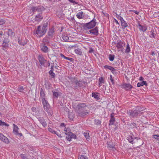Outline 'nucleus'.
Segmentation results:
<instances>
[{
	"label": "nucleus",
	"mask_w": 159,
	"mask_h": 159,
	"mask_svg": "<svg viewBox=\"0 0 159 159\" xmlns=\"http://www.w3.org/2000/svg\"><path fill=\"white\" fill-rule=\"evenodd\" d=\"M138 28L140 31H142L144 32L146 31L147 29V27L141 25L140 24H138Z\"/></svg>",
	"instance_id": "obj_15"
},
{
	"label": "nucleus",
	"mask_w": 159,
	"mask_h": 159,
	"mask_svg": "<svg viewBox=\"0 0 159 159\" xmlns=\"http://www.w3.org/2000/svg\"><path fill=\"white\" fill-rule=\"evenodd\" d=\"M134 13L137 15H138L139 13V12L137 11H134Z\"/></svg>",
	"instance_id": "obj_56"
},
{
	"label": "nucleus",
	"mask_w": 159,
	"mask_h": 159,
	"mask_svg": "<svg viewBox=\"0 0 159 159\" xmlns=\"http://www.w3.org/2000/svg\"><path fill=\"white\" fill-rule=\"evenodd\" d=\"M122 88L126 90H130L133 88V86L129 84H124L122 85Z\"/></svg>",
	"instance_id": "obj_6"
},
{
	"label": "nucleus",
	"mask_w": 159,
	"mask_h": 159,
	"mask_svg": "<svg viewBox=\"0 0 159 159\" xmlns=\"http://www.w3.org/2000/svg\"><path fill=\"white\" fill-rule=\"evenodd\" d=\"M99 87H100L101 85L100 84H104V80L102 77H100L99 79Z\"/></svg>",
	"instance_id": "obj_28"
},
{
	"label": "nucleus",
	"mask_w": 159,
	"mask_h": 159,
	"mask_svg": "<svg viewBox=\"0 0 159 159\" xmlns=\"http://www.w3.org/2000/svg\"><path fill=\"white\" fill-rule=\"evenodd\" d=\"M89 113V112L87 110H80L78 112L79 116L83 117Z\"/></svg>",
	"instance_id": "obj_9"
},
{
	"label": "nucleus",
	"mask_w": 159,
	"mask_h": 159,
	"mask_svg": "<svg viewBox=\"0 0 159 159\" xmlns=\"http://www.w3.org/2000/svg\"><path fill=\"white\" fill-rule=\"evenodd\" d=\"M94 123L96 125H98L101 124V121L99 120H95Z\"/></svg>",
	"instance_id": "obj_42"
},
{
	"label": "nucleus",
	"mask_w": 159,
	"mask_h": 159,
	"mask_svg": "<svg viewBox=\"0 0 159 159\" xmlns=\"http://www.w3.org/2000/svg\"><path fill=\"white\" fill-rule=\"evenodd\" d=\"M130 48L129 46V44L128 43H127V46L126 49L125 50V52L128 53L130 52Z\"/></svg>",
	"instance_id": "obj_32"
},
{
	"label": "nucleus",
	"mask_w": 159,
	"mask_h": 159,
	"mask_svg": "<svg viewBox=\"0 0 159 159\" xmlns=\"http://www.w3.org/2000/svg\"><path fill=\"white\" fill-rule=\"evenodd\" d=\"M18 42L19 43L20 45H21L23 46L25 45L27 43V42H24L23 41H22L21 40H18Z\"/></svg>",
	"instance_id": "obj_29"
},
{
	"label": "nucleus",
	"mask_w": 159,
	"mask_h": 159,
	"mask_svg": "<svg viewBox=\"0 0 159 159\" xmlns=\"http://www.w3.org/2000/svg\"><path fill=\"white\" fill-rule=\"evenodd\" d=\"M38 58L41 64L42 65H43L46 61L43 57L42 55H39L38 56Z\"/></svg>",
	"instance_id": "obj_10"
},
{
	"label": "nucleus",
	"mask_w": 159,
	"mask_h": 159,
	"mask_svg": "<svg viewBox=\"0 0 159 159\" xmlns=\"http://www.w3.org/2000/svg\"><path fill=\"white\" fill-rule=\"evenodd\" d=\"M75 53L81 56L82 54V52L81 50L79 48H75L74 50Z\"/></svg>",
	"instance_id": "obj_16"
},
{
	"label": "nucleus",
	"mask_w": 159,
	"mask_h": 159,
	"mask_svg": "<svg viewBox=\"0 0 159 159\" xmlns=\"http://www.w3.org/2000/svg\"><path fill=\"white\" fill-rule=\"evenodd\" d=\"M62 39L64 40L67 41L69 40V37L66 35H63L62 36Z\"/></svg>",
	"instance_id": "obj_38"
},
{
	"label": "nucleus",
	"mask_w": 159,
	"mask_h": 159,
	"mask_svg": "<svg viewBox=\"0 0 159 159\" xmlns=\"http://www.w3.org/2000/svg\"><path fill=\"white\" fill-rule=\"evenodd\" d=\"M5 20L3 19L0 18V25H2L5 24Z\"/></svg>",
	"instance_id": "obj_44"
},
{
	"label": "nucleus",
	"mask_w": 159,
	"mask_h": 159,
	"mask_svg": "<svg viewBox=\"0 0 159 159\" xmlns=\"http://www.w3.org/2000/svg\"><path fill=\"white\" fill-rule=\"evenodd\" d=\"M0 139L6 143L8 144L9 143V141L8 139L1 133H0Z\"/></svg>",
	"instance_id": "obj_5"
},
{
	"label": "nucleus",
	"mask_w": 159,
	"mask_h": 159,
	"mask_svg": "<svg viewBox=\"0 0 159 159\" xmlns=\"http://www.w3.org/2000/svg\"><path fill=\"white\" fill-rule=\"evenodd\" d=\"M153 137L159 140V135L158 134H154L153 136Z\"/></svg>",
	"instance_id": "obj_46"
},
{
	"label": "nucleus",
	"mask_w": 159,
	"mask_h": 159,
	"mask_svg": "<svg viewBox=\"0 0 159 159\" xmlns=\"http://www.w3.org/2000/svg\"><path fill=\"white\" fill-rule=\"evenodd\" d=\"M69 118L71 120H73L74 118L73 113H69L68 115Z\"/></svg>",
	"instance_id": "obj_33"
},
{
	"label": "nucleus",
	"mask_w": 159,
	"mask_h": 159,
	"mask_svg": "<svg viewBox=\"0 0 159 159\" xmlns=\"http://www.w3.org/2000/svg\"><path fill=\"white\" fill-rule=\"evenodd\" d=\"M54 32V29L53 27L52 28L49 29L48 32V35L49 36H52Z\"/></svg>",
	"instance_id": "obj_22"
},
{
	"label": "nucleus",
	"mask_w": 159,
	"mask_h": 159,
	"mask_svg": "<svg viewBox=\"0 0 159 159\" xmlns=\"http://www.w3.org/2000/svg\"><path fill=\"white\" fill-rule=\"evenodd\" d=\"M114 22L116 23V24H117L118 25H119V22H118V21H117V20H116L115 19H114Z\"/></svg>",
	"instance_id": "obj_51"
},
{
	"label": "nucleus",
	"mask_w": 159,
	"mask_h": 159,
	"mask_svg": "<svg viewBox=\"0 0 159 159\" xmlns=\"http://www.w3.org/2000/svg\"><path fill=\"white\" fill-rule=\"evenodd\" d=\"M104 68L106 69H108L111 71H113V68L110 66L106 65L104 66Z\"/></svg>",
	"instance_id": "obj_31"
},
{
	"label": "nucleus",
	"mask_w": 159,
	"mask_h": 159,
	"mask_svg": "<svg viewBox=\"0 0 159 159\" xmlns=\"http://www.w3.org/2000/svg\"><path fill=\"white\" fill-rule=\"evenodd\" d=\"M66 135L67 136L66 138L67 140L69 141H71L72 138L75 139L76 137V135L73 134L72 132H69V134Z\"/></svg>",
	"instance_id": "obj_8"
},
{
	"label": "nucleus",
	"mask_w": 159,
	"mask_h": 159,
	"mask_svg": "<svg viewBox=\"0 0 159 159\" xmlns=\"http://www.w3.org/2000/svg\"><path fill=\"white\" fill-rule=\"evenodd\" d=\"M7 34L9 36H11L13 35V33L11 30L9 29L7 32Z\"/></svg>",
	"instance_id": "obj_43"
},
{
	"label": "nucleus",
	"mask_w": 159,
	"mask_h": 159,
	"mask_svg": "<svg viewBox=\"0 0 159 159\" xmlns=\"http://www.w3.org/2000/svg\"><path fill=\"white\" fill-rule=\"evenodd\" d=\"M134 11L135 10H130L129 11L130 12H134Z\"/></svg>",
	"instance_id": "obj_59"
},
{
	"label": "nucleus",
	"mask_w": 159,
	"mask_h": 159,
	"mask_svg": "<svg viewBox=\"0 0 159 159\" xmlns=\"http://www.w3.org/2000/svg\"><path fill=\"white\" fill-rule=\"evenodd\" d=\"M78 157V159H88L87 157L83 155H80Z\"/></svg>",
	"instance_id": "obj_35"
},
{
	"label": "nucleus",
	"mask_w": 159,
	"mask_h": 159,
	"mask_svg": "<svg viewBox=\"0 0 159 159\" xmlns=\"http://www.w3.org/2000/svg\"><path fill=\"white\" fill-rule=\"evenodd\" d=\"M143 110V108L139 106H137L135 108L134 110H129L128 113L130 116L133 117H137L138 115H140L142 114V111Z\"/></svg>",
	"instance_id": "obj_1"
},
{
	"label": "nucleus",
	"mask_w": 159,
	"mask_h": 159,
	"mask_svg": "<svg viewBox=\"0 0 159 159\" xmlns=\"http://www.w3.org/2000/svg\"><path fill=\"white\" fill-rule=\"evenodd\" d=\"M114 58V55H110L109 57V60L111 61H113Z\"/></svg>",
	"instance_id": "obj_41"
},
{
	"label": "nucleus",
	"mask_w": 159,
	"mask_h": 159,
	"mask_svg": "<svg viewBox=\"0 0 159 159\" xmlns=\"http://www.w3.org/2000/svg\"><path fill=\"white\" fill-rule=\"evenodd\" d=\"M13 125L14 126L13 131L14 134L16 135H19L20 136H22V133H19L18 132L19 128L15 124H13Z\"/></svg>",
	"instance_id": "obj_7"
},
{
	"label": "nucleus",
	"mask_w": 159,
	"mask_h": 159,
	"mask_svg": "<svg viewBox=\"0 0 159 159\" xmlns=\"http://www.w3.org/2000/svg\"><path fill=\"white\" fill-rule=\"evenodd\" d=\"M60 56L61 57L64 58V59H66L69 61H71L72 58L70 57H65L63 54L62 53L60 54Z\"/></svg>",
	"instance_id": "obj_26"
},
{
	"label": "nucleus",
	"mask_w": 159,
	"mask_h": 159,
	"mask_svg": "<svg viewBox=\"0 0 159 159\" xmlns=\"http://www.w3.org/2000/svg\"><path fill=\"white\" fill-rule=\"evenodd\" d=\"M151 34L150 36L151 38H155L156 34L154 33V30H152L151 31Z\"/></svg>",
	"instance_id": "obj_34"
},
{
	"label": "nucleus",
	"mask_w": 159,
	"mask_h": 159,
	"mask_svg": "<svg viewBox=\"0 0 159 159\" xmlns=\"http://www.w3.org/2000/svg\"><path fill=\"white\" fill-rule=\"evenodd\" d=\"M48 131L53 134H56V131L54 130L52 128H48Z\"/></svg>",
	"instance_id": "obj_39"
},
{
	"label": "nucleus",
	"mask_w": 159,
	"mask_h": 159,
	"mask_svg": "<svg viewBox=\"0 0 159 159\" xmlns=\"http://www.w3.org/2000/svg\"><path fill=\"white\" fill-rule=\"evenodd\" d=\"M64 131L65 134L66 135H67L69 134V132H70L69 129L67 128L66 127L64 128Z\"/></svg>",
	"instance_id": "obj_37"
},
{
	"label": "nucleus",
	"mask_w": 159,
	"mask_h": 159,
	"mask_svg": "<svg viewBox=\"0 0 159 159\" xmlns=\"http://www.w3.org/2000/svg\"><path fill=\"white\" fill-rule=\"evenodd\" d=\"M84 135L87 139H89L90 136L89 133H88L87 132H84Z\"/></svg>",
	"instance_id": "obj_36"
},
{
	"label": "nucleus",
	"mask_w": 159,
	"mask_h": 159,
	"mask_svg": "<svg viewBox=\"0 0 159 159\" xmlns=\"http://www.w3.org/2000/svg\"><path fill=\"white\" fill-rule=\"evenodd\" d=\"M120 22L121 26L123 29H125L128 26L127 24L126 21L124 20V19H123L120 21Z\"/></svg>",
	"instance_id": "obj_17"
},
{
	"label": "nucleus",
	"mask_w": 159,
	"mask_h": 159,
	"mask_svg": "<svg viewBox=\"0 0 159 159\" xmlns=\"http://www.w3.org/2000/svg\"><path fill=\"white\" fill-rule=\"evenodd\" d=\"M92 97L97 99H99V97L98 95V93H92Z\"/></svg>",
	"instance_id": "obj_27"
},
{
	"label": "nucleus",
	"mask_w": 159,
	"mask_h": 159,
	"mask_svg": "<svg viewBox=\"0 0 159 159\" xmlns=\"http://www.w3.org/2000/svg\"><path fill=\"white\" fill-rule=\"evenodd\" d=\"M61 126H64V123H61Z\"/></svg>",
	"instance_id": "obj_62"
},
{
	"label": "nucleus",
	"mask_w": 159,
	"mask_h": 159,
	"mask_svg": "<svg viewBox=\"0 0 159 159\" xmlns=\"http://www.w3.org/2000/svg\"><path fill=\"white\" fill-rule=\"evenodd\" d=\"M47 29L46 26L43 25V26L39 25L38 27L37 30L36 32L37 36L41 37L45 33Z\"/></svg>",
	"instance_id": "obj_2"
},
{
	"label": "nucleus",
	"mask_w": 159,
	"mask_h": 159,
	"mask_svg": "<svg viewBox=\"0 0 159 159\" xmlns=\"http://www.w3.org/2000/svg\"><path fill=\"white\" fill-rule=\"evenodd\" d=\"M144 79L143 77L141 76L139 78V80L140 81H142Z\"/></svg>",
	"instance_id": "obj_53"
},
{
	"label": "nucleus",
	"mask_w": 159,
	"mask_h": 159,
	"mask_svg": "<svg viewBox=\"0 0 159 159\" xmlns=\"http://www.w3.org/2000/svg\"><path fill=\"white\" fill-rule=\"evenodd\" d=\"M110 80L111 82L113 84H114V80L112 78V76L111 75H110Z\"/></svg>",
	"instance_id": "obj_49"
},
{
	"label": "nucleus",
	"mask_w": 159,
	"mask_h": 159,
	"mask_svg": "<svg viewBox=\"0 0 159 159\" xmlns=\"http://www.w3.org/2000/svg\"><path fill=\"white\" fill-rule=\"evenodd\" d=\"M77 17L79 19H82L84 17V15L82 11L78 12L76 14Z\"/></svg>",
	"instance_id": "obj_19"
},
{
	"label": "nucleus",
	"mask_w": 159,
	"mask_h": 159,
	"mask_svg": "<svg viewBox=\"0 0 159 159\" xmlns=\"http://www.w3.org/2000/svg\"><path fill=\"white\" fill-rule=\"evenodd\" d=\"M131 143H133V141H129Z\"/></svg>",
	"instance_id": "obj_63"
},
{
	"label": "nucleus",
	"mask_w": 159,
	"mask_h": 159,
	"mask_svg": "<svg viewBox=\"0 0 159 159\" xmlns=\"http://www.w3.org/2000/svg\"><path fill=\"white\" fill-rule=\"evenodd\" d=\"M86 107V104L84 103L79 104L78 106L79 111L84 110V108Z\"/></svg>",
	"instance_id": "obj_20"
},
{
	"label": "nucleus",
	"mask_w": 159,
	"mask_h": 159,
	"mask_svg": "<svg viewBox=\"0 0 159 159\" xmlns=\"http://www.w3.org/2000/svg\"><path fill=\"white\" fill-rule=\"evenodd\" d=\"M107 147L109 148H113L114 147V146L113 144H111L110 143L107 142Z\"/></svg>",
	"instance_id": "obj_40"
},
{
	"label": "nucleus",
	"mask_w": 159,
	"mask_h": 159,
	"mask_svg": "<svg viewBox=\"0 0 159 159\" xmlns=\"http://www.w3.org/2000/svg\"><path fill=\"white\" fill-rule=\"evenodd\" d=\"M53 95L56 97H57L58 95V93L57 92H53Z\"/></svg>",
	"instance_id": "obj_50"
},
{
	"label": "nucleus",
	"mask_w": 159,
	"mask_h": 159,
	"mask_svg": "<svg viewBox=\"0 0 159 159\" xmlns=\"http://www.w3.org/2000/svg\"><path fill=\"white\" fill-rule=\"evenodd\" d=\"M116 70L114 68H113V71H111V72L113 74H114L116 73Z\"/></svg>",
	"instance_id": "obj_55"
},
{
	"label": "nucleus",
	"mask_w": 159,
	"mask_h": 159,
	"mask_svg": "<svg viewBox=\"0 0 159 159\" xmlns=\"http://www.w3.org/2000/svg\"><path fill=\"white\" fill-rule=\"evenodd\" d=\"M40 97L42 100L45 99V94L44 91L42 89H41L40 91Z\"/></svg>",
	"instance_id": "obj_21"
},
{
	"label": "nucleus",
	"mask_w": 159,
	"mask_h": 159,
	"mask_svg": "<svg viewBox=\"0 0 159 159\" xmlns=\"http://www.w3.org/2000/svg\"><path fill=\"white\" fill-rule=\"evenodd\" d=\"M38 9V7H32L31 8V10L32 11H36Z\"/></svg>",
	"instance_id": "obj_48"
},
{
	"label": "nucleus",
	"mask_w": 159,
	"mask_h": 159,
	"mask_svg": "<svg viewBox=\"0 0 159 159\" xmlns=\"http://www.w3.org/2000/svg\"><path fill=\"white\" fill-rule=\"evenodd\" d=\"M43 18V16H42L41 13H39L37 14L35 18V20L36 21L38 22L40 21Z\"/></svg>",
	"instance_id": "obj_11"
},
{
	"label": "nucleus",
	"mask_w": 159,
	"mask_h": 159,
	"mask_svg": "<svg viewBox=\"0 0 159 159\" xmlns=\"http://www.w3.org/2000/svg\"><path fill=\"white\" fill-rule=\"evenodd\" d=\"M90 34L93 35H97L98 34V30L97 27L89 31Z\"/></svg>",
	"instance_id": "obj_14"
},
{
	"label": "nucleus",
	"mask_w": 159,
	"mask_h": 159,
	"mask_svg": "<svg viewBox=\"0 0 159 159\" xmlns=\"http://www.w3.org/2000/svg\"><path fill=\"white\" fill-rule=\"evenodd\" d=\"M116 50L120 52H122L123 51V47L120 43H118L116 46Z\"/></svg>",
	"instance_id": "obj_13"
},
{
	"label": "nucleus",
	"mask_w": 159,
	"mask_h": 159,
	"mask_svg": "<svg viewBox=\"0 0 159 159\" xmlns=\"http://www.w3.org/2000/svg\"><path fill=\"white\" fill-rule=\"evenodd\" d=\"M52 69H53V68H52V67L51 70L49 71V73L52 78H54L55 76V73L53 72V71L52 70Z\"/></svg>",
	"instance_id": "obj_24"
},
{
	"label": "nucleus",
	"mask_w": 159,
	"mask_h": 159,
	"mask_svg": "<svg viewBox=\"0 0 159 159\" xmlns=\"http://www.w3.org/2000/svg\"><path fill=\"white\" fill-rule=\"evenodd\" d=\"M38 119L39 121L41 123L42 125L44 127L46 126V122L45 121L43 117H39Z\"/></svg>",
	"instance_id": "obj_12"
},
{
	"label": "nucleus",
	"mask_w": 159,
	"mask_h": 159,
	"mask_svg": "<svg viewBox=\"0 0 159 159\" xmlns=\"http://www.w3.org/2000/svg\"><path fill=\"white\" fill-rule=\"evenodd\" d=\"M115 121V119L113 117V116L111 115V117L110 120L109 125H111L113 124Z\"/></svg>",
	"instance_id": "obj_25"
},
{
	"label": "nucleus",
	"mask_w": 159,
	"mask_h": 159,
	"mask_svg": "<svg viewBox=\"0 0 159 159\" xmlns=\"http://www.w3.org/2000/svg\"><path fill=\"white\" fill-rule=\"evenodd\" d=\"M146 85V82L145 81H143L141 82H139L137 84V86L140 87L143 85Z\"/></svg>",
	"instance_id": "obj_23"
},
{
	"label": "nucleus",
	"mask_w": 159,
	"mask_h": 159,
	"mask_svg": "<svg viewBox=\"0 0 159 159\" xmlns=\"http://www.w3.org/2000/svg\"><path fill=\"white\" fill-rule=\"evenodd\" d=\"M24 90V88L22 86H20L18 88V90L20 92H22Z\"/></svg>",
	"instance_id": "obj_45"
},
{
	"label": "nucleus",
	"mask_w": 159,
	"mask_h": 159,
	"mask_svg": "<svg viewBox=\"0 0 159 159\" xmlns=\"http://www.w3.org/2000/svg\"><path fill=\"white\" fill-rule=\"evenodd\" d=\"M35 108H32V110L33 111H35Z\"/></svg>",
	"instance_id": "obj_61"
},
{
	"label": "nucleus",
	"mask_w": 159,
	"mask_h": 159,
	"mask_svg": "<svg viewBox=\"0 0 159 159\" xmlns=\"http://www.w3.org/2000/svg\"><path fill=\"white\" fill-rule=\"evenodd\" d=\"M0 126H9V125L5 123V122L2 121L1 120H0Z\"/></svg>",
	"instance_id": "obj_30"
},
{
	"label": "nucleus",
	"mask_w": 159,
	"mask_h": 159,
	"mask_svg": "<svg viewBox=\"0 0 159 159\" xmlns=\"http://www.w3.org/2000/svg\"><path fill=\"white\" fill-rule=\"evenodd\" d=\"M70 47L71 48H76L77 47V45L76 44L75 45H70Z\"/></svg>",
	"instance_id": "obj_54"
},
{
	"label": "nucleus",
	"mask_w": 159,
	"mask_h": 159,
	"mask_svg": "<svg viewBox=\"0 0 159 159\" xmlns=\"http://www.w3.org/2000/svg\"><path fill=\"white\" fill-rule=\"evenodd\" d=\"M0 34L1 35H3V33L2 31L0 32Z\"/></svg>",
	"instance_id": "obj_60"
},
{
	"label": "nucleus",
	"mask_w": 159,
	"mask_h": 159,
	"mask_svg": "<svg viewBox=\"0 0 159 159\" xmlns=\"http://www.w3.org/2000/svg\"><path fill=\"white\" fill-rule=\"evenodd\" d=\"M116 17L118 19L120 20V21L121 20L123 19V17H121L120 15L117 14H116Z\"/></svg>",
	"instance_id": "obj_47"
},
{
	"label": "nucleus",
	"mask_w": 159,
	"mask_h": 159,
	"mask_svg": "<svg viewBox=\"0 0 159 159\" xmlns=\"http://www.w3.org/2000/svg\"><path fill=\"white\" fill-rule=\"evenodd\" d=\"M41 48L42 51L45 53H47L48 52V47L45 45H42L41 46Z\"/></svg>",
	"instance_id": "obj_18"
},
{
	"label": "nucleus",
	"mask_w": 159,
	"mask_h": 159,
	"mask_svg": "<svg viewBox=\"0 0 159 159\" xmlns=\"http://www.w3.org/2000/svg\"><path fill=\"white\" fill-rule=\"evenodd\" d=\"M42 104L44 109L48 112V115L51 116L52 114V112L50 108L48 102L45 99L42 100Z\"/></svg>",
	"instance_id": "obj_3"
},
{
	"label": "nucleus",
	"mask_w": 159,
	"mask_h": 159,
	"mask_svg": "<svg viewBox=\"0 0 159 159\" xmlns=\"http://www.w3.org/2000/svg\"><path fill=\"white\" fill-rule=\"evenodd\" d=\"M154 54V51H152L151 53V55L153 56Z\"/></svg>",
	"instance_id": "obj_58"
},
{
	"label": "nucleus",
	"mask_w": 159,
	"mask_h": 159,
	"mask_svg": "<svg viewBox=\"0 0 159 159\" xmlns=\"http://www.w3.org/2000/svg\"><path fill=\"white\" fill-rule=\"evenodd\" d=\"M69 1L72 3H74L75 2L74 0H69Z\"/></svg>",
	"instance_id": "obj_57"
},
{
	"label": "nucleus",
	"mask_w": 159,
	"mask_h": 159,
	"mask_svg": "<svg viewBox=\"0 0 159 159\" xmlns=\"http://www.w3.org/2000/svg\"><path fill=\"white\" fill-rule=\"evenodd\" d=\"M96 22L93 20L89 23H86L84 25V29H90L93 28L96 25Z\"/></svg>",
	"instance_id": "obj_4"
},
{
	"label": "nucleus",
	"mask_w": 159,
	"mask_h": 159,
	"mask_svg": "<svg viewBox=\"0 0 159 159\" xmlns=\"http://www.w3.org/2000/svg\"><path fill=\"white\" fill-rule=\"evenodd\" d=\"M56 134L58 137H61L62 136L60 134H58L57 133V132H56V134Z\"/></svg>",
	"instance_id": "obj_52"
}]
</instances>
